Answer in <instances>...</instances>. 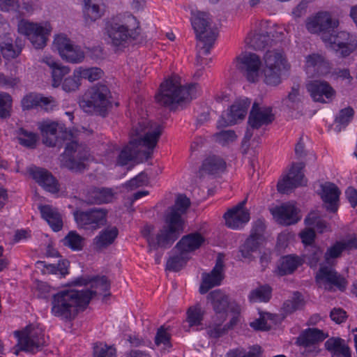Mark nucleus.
Listing matches in <instances>:
<instances>
[{"instance_id":"nucleus-39","label":"nucleus","mask_w":357,"mask_h":357,"mask_svg":"<svg viewBox=\"0 0 357 357\" xmlns=\"http://www.w3.org/2000/svg\"><path fill=\"white\" fill-rule=\"evenodd\" d=\"M262 241L254 236H250L240 248L241 256L245 259H252V252L257 251Z\"/></svg>"},{"instance_id":"nucleus-52","label":"nucleus","mask_w":357,"mask_h":357,"mask_svg":"<svg viewBox=\"0 0 357 357\" xmlns=\"http://www.w3.org/2000/svg\"><path fill=\"white\" fill-rule=\"evenodd\" d=\"M249 44L252 49L261 50L268 45H271L270 36L266 33H256L250 38Z\"/></svg>"},{"instance_id":"nucleus-59","label":"nucleus","mask_w":357,"mask_h":357,"mask_svg":"<svg viewBox=\"0 0 357 357\" xmlns=\"http://www.w3.org/2000/svg\"><path fill=\"white\" fill-rule=\"evenodd\" d=\"M84 14L86 21H95L102 16V11L98 5L88 3L85 4Z\"/></svg>"},{"instance_id":"nucleus-41","label":"nucleus","mask_w":357,"mask_h":357,"mask_svg":"<svg viewBox=\"0 0 357 357\" xmlns=\"http://www.w3.org/2000/svg\"><path fill=\"white\" fill-rule=\"evenodd\" d=\"M271 291L269 285H261L250 291L249 299L252 302H268L271 297Z\"/></svg>"},{"instance_id":"nucleus-34","label":"nucleus","mask_w":357,"mask_h":357,"mask_svg":"<svg viewBox=\"0 0 357 357\" xmlns=\"http://www.w3.org/2000/svg\"><path fill=\"white\" fill-rule=\"evenodd\" d=\"M204 237L198 233H192L183 236L176 244V248L182 252L187 254L199 248L204 243Z\"/></svg>"},{"instance_id":"nucleus-4","label":"nucleus","mask_w":357,"mask_h":357,"mask_svg":"<svg viewBox=\"0 0 357 357\" xmlns=\"http://www.w3.org/2000/svg\"><path fill=\"white\" fill-rule=\"evenodd\" d=\"M197 93V84L182 86L176 79L171 78L160 84L155 100L161 106L172 107L176 104L191 100Z\"/></svg>"},{"instance_id":"nucleus-15","label":"nucleus","mask_w":357,"mask_h":357,"mask_svg":"<svg viewBox=\"0 0 357 357\" xmlns=\"http://www.w3.org/2000/svg\"><path fill=\"white\" fill-rule=\"evenodd\" d=\"M316 281L319 287L328 291H334L335 289L343 291L347 285V281L342 275L326 266L320 267L316 275Z\"/></svg>"},{"instance_id":"nucleus-37","label":"nucleus","mask_w":357,"mask_h":357,"mask_svg":"<svg viewBox=\"0 0 357 357\" xmlns=\"http://www.w3.org/2000/svg\"><path fill=\"white\" fill-rule=\"evenodd\" d=\"M43 61L52 69V85L57 87L60 85L63 77L69 73L70 68L56 62L52 57L46 56L43 59Z\"/></svg>"},{"instance_id":"nucleus-16","label":"nucleus","mask_w":357,"mask_h":357,"mask_svg":"<svg viewBox=\"0 0 357 357\" xmlns=\"http://www.w3.org/2000/svg\"><path fill=\"white\" fill-rule=\"evenodd\" d=\"M261 61L254 53L241 54L236 58V68L249 82L259 80Z\"/></svg>"},{"instance_id":"nucleus-49","label":"nucleus","mask_w":357,"mask_h":357,"mask_svg":"<svg viewBox=\"0 0 357 357\" xmlns=\"http://www.w3.org/2000/svg\"><path fill=\"white\" fill-rule=\"evenodd\" d=\"M305 222L307 226H313L319 233H324L329 230L328 223L315 212L310 213L305 219Z\"/></svg>"},{"instance_id":"nucleus-35","label":"nucleus","mask_w":357,"mask_h":357,"mask_svg":"<svg viewBox=\"0 0 357 357\" xmlns=\"http://www.w3.org/2000/svg\"><path fill=\"white\" fill-rule=\"evenodd\" d=\"M40 211L43 219H45L54 231H60L63 227V221L58 211L49 206H40Z\"/></svg>"},{"instance_id":"nucleus-14","label":"nucleus","mask_w":357,"mask_h":357,"mask_svg":"<svg viewBox=\"0 0 357 357\" xmlns=\"http://www.w3.org/2000/svg\"><path fill=\"white\" fill-rule=\"evenodd\" d=\"M190 205V199L184 195H178L174 205L170 207L167 213L165 222L169 225L179 237L183 231V220L182 215L186 213Z\"/></svg>"},{"instance_id":"nucleus-53","label":"nucleus","mask_w":357,"mask_h":357,"mask_svg":"<svg viewBox=\"0 0 357 357\" xmlns=\"http://www.w3.org/2000/svg\"><path fill=\"white\" fill-rule=\"evenodd\" d=\"M79 77L90 82H93L100 79L103 75L102 70L97 67L83 68H79L77 70Z\"/></svg>"},{"instance_id":"nucleus-9","label":"nucleus","mask_w":357,"mask_h":357,"mask_svg":"<svg viewBox=\"0 0 357 357\" xmlns=\"http://www.w3.org/2000/svg\"><path fill=\"white\" fill-rule=\"evenodd\" d=\"M153 229V227L146 225L141 231L143 237L148 242L149 252L155 250L158 248H168L178 238L174 229L167 224L158 231L155 236L151 234Z\"/></svg>"},{"instance_id":"nucleus-6","label":"nucleus","mask_w":357,"mask_h":357,"mask_svg":"<svg viewBox=\"0 0 357 357\" xmlns=\"http://www.w3.org/2000/svg\"><path fill=\"white\" fill-rule=\"evenodd\" d=\"M89 158L86 146L73 139L66 144L65 151L61 155V166L73 172H82L86 168V162Z\"/></svg>"},{"instance_id":"nucleus-30","label":"nucleus","mask_w":357,"mask_h":357,"mask_svg":"<svg viewBox=\"0 0 357 357\" xmlns=\"http://www.w3.org/2000/svg\"><path fill=\"white\" fill-rule=\"evenodd\" d=\"M114 193L111 188H93L86 194V202L91 204H102L112 202Z\"/></svg>"},{"instance_id":"nucleus-25","label":"nucleus","mask_w":357,"mask_h":357,"mask_svg":"<svg viewBox=\"0 0 357 357\" xmlns=\"http://www.w3.org/2000/svg\"><path fill=\"white\" fill-rule=\"evenodd\" d=\"M39 128L41 130L43 142L48 146H55L64 134L63 126L56 122L44 121Z\"/></svg>"},{"instance_id":"nucleus-17","label":"nucleus","mask_w":357,"mask_h":357,"mask_svg":"<svg viewBox=\"0 0 357 357\" xmlns=\"http://www.w3.org/2000/svg\"><path fill=\"white\" fill-rule=\"evenodd\" d=\"M19 31L25 35L36 49L43 48L47 40L50 30L46 26L31 22H22Z\"/></svg>"},{"instance_id":"nucleus-55","label":"nucleus","mask_w":357,"mask_h":357,"mask_svg":"<svg viewBox=\"0 0 357 357\" xmlns=\"http://www.w3.org/2000/svg\"><path fill=\"white\" fill-rule=\"evenodd\" d=\"M73 44V42L63 34L56 36L54 40V47L56 49L61 57L63 56Z\"/></svg>"},{"instance_id":"nucleus-64","label":"nucleus","mask_w":357,"mask_h":357,"mask_svg":"<svg viewBox=\"0 0 357 357\" xmlns=\"http://www.w3.org/2000/svg\"><path fill=\"white\" fill-rule=\"evenodd\" d=\"M41 95L30 93L22 100V106L24 109H30L39 105Z\"/></svg>"},{"instance_id":"nucleus-58","label":"nucleus","mask_w":357,"mask_h":357,"mask_svg":"<svg viewBox=\"0 0 357 357\" xmlns=\"http://www.w3.org/2000/svg\"><path fill=\"white\" fill-rule=\"evenodd\" d=\"M218 322H213L210 324L207 328V333L211 337L213 338H218L223 335L227 331V329L225 326H222L221 322V317H217Z\"/></svg>"},{"instance_id":"nucleus-60","label":"nucleus","mask_w":357,"mask_h":357,"mask_svg":"<svg viewBox=\"0 0 357 357\" xmlns=\"http://www.w3.org/2000/svg\"><path fill=\"white\" fill-rule=\"evenodd\" d=\"M236 135L232 130H222L214 135L215 140L222 145H226L236 139Z\"/></svg>"},{"instance_id":"nucleus-29","label":"nucleus","mask_w":357,"mask_h":357,"mask_svg":"<svg viewBox=\"0 0 357 357\" xmlns=\"http://www.w3.org/2000/svg\"><path fill=\"white\" fill-rule=\"evenodd\" d=\"M90 284L91 289H86L93 292L92 297L100 292L108 291L110 289V282L105 276L95 277L90 280L83 277L76 278L72 282V284L74 286H82L87 285Z\"/></svg>"},{"instance_id":"nucleus-62","label":"nucleus","mask_w":357,"mask_h":357,"mask_svg":"<svg viewBox=\"0 0 357 357\" xmlns=\"http://www.w3.org/2000/svg\"><path fill=\"white\" fill-rule=\"evenodd\" d=\"M116 349L112 347H107L100 343L96 344L93 347V357H114Z\"/></svg>"},{"instance_id":"nucleus-21","label":"nucleus","mask_w":357,"mask_h":357,"mask_svg":"<svg viewBox=\"0 0 357 357\" xmlns=\"http://www.w3.org/2000/svg\"><path fill=\"white\" fill-rule=\"evenodd\" d=\"M275 115L271 107L259 106L257 102L252 105L248 118V124L252 129H259L273 121Z\"/></svg>"},{"instance_id":"nucleus-28","label":"nucleus","mask_w":357,"mask_h":357,"mask_svg":"<svg viewBox=\"0 0 357 357\" xmlns=\"http://www.w3.org/2000/svg\"><path fill=\"white\" fill-rule=\"evenodd\" d=\"M226 162L218 155H213L206 158L200 167L197 176L202 178L206 174H218L225 171Z\"/></svg>"},{"instance_id":"nucleus-24","label":"nucleus","mask_w":357,"mask_h":357,"mask_svg":"<svg viewBox=\"0 0 357 357\" xmlns=\"http://www.w3.org/2000/svg\"><path fill=\"white\" fill-rule=\"evenodd\" d=\"M223 267V261L218 257L212 271L209 273L202 274V282L199 287L201 294H205L210 289L220 284L224 278Z\"/></svg>"},{"instance_id":"nucleus-13","label":"nucleus","mask_w":357,"mask_h":357,"mask_svg":"<svg viewBox=\"0 0 357 357\" xmlns=\"http://www.w3.org/2000/svg\"><path fill=\"white\" fill-rule=\"evenodd\" d=\"M322 331L309 328L303 331L296 339V344L304 348L302 354L304 357H315L319 353L317 344L328 337Z\"/></svg>"},{"instance_id":"nucleus-44","label":"nucleus","mask_w":357,"mask_h":357,"mask_svg":"<svg viewBox=\"0 0 357 357\" xmlns=\"http://www.w3.org/2000/svg\"><path fill=\"white\" fill-rule=\"evenodd\" d=\"M0 50L3 56L10 60L16 58L20 54L22 48L17 45H14L12 40L6 38L0 43Z\"/></svg>"},{"instance_id":"nucleus-2","label":"nucleus","mask_w":357,"mask_h":357,"mask_svg":"<svg viewBox=\"0 0 357 357\" xmlns=\"http://www.w3.org/2000/svg\"><path fill=\"white\" fill-rule=\"evenodd\" d=\"M92 295L88 290H61L52 296L51 313L65 321L74 319L89 305Z\"/></svg>"},{"instance_id":"nucleus-19","label":"nucleus","mask_w":357,"mask_h":357,"mask_svg":"<svg viewBox=\"0 0 357 357\" xmlns=\"http://www.w3.org/2000/svg\"><path fill=\"white\" fill-rule=\"evenodd\" d=\"M305 167L304 163H293L288 174L280 180L277 188L280 193H288L289 190L303 184L304 174L302 169Z\"/></svg>"},{"instance_id":"nucleus-1","label":"nucleus","mask_w":357,"mask_h":357,"mask_svg":"<svg viewBox=\"0 0 357 357\" xmlns=\"http://www.w3.org/2000/svg\"><path fill=\"white\" fill-rule=\"evenodd\" d=\"M161 134L162 127L160 125L142 119L137 126L132 128L131 139L121 151L117 158V164L126 165L139 156L146 160L151 158Z\"/></svg>"},{"instance_id":"nucleus-50","label":"nucleus","mask_w":357,"mask_h":357,"mask_svg":"<svg viewBox=\"0 0 357 357\" xmlns=\"http://www.w3.org/2000/svg\"><path fill=\"white\" fill-rule=\"evenodd\" d=\"M188 260L187 254L180 252V254L169 258L166 264V268L171 271H178L185 265Z\"/></svg>"},{"instance_id":"nucleus-36","label":"nucleus","mask_w":357,"mask_h":357,"mask_svg":"<svg viewBox=\"0 0 357 357\" xmlns=\"http://www.w3.org/2000/svg\"><path fill=\"white\" fill-rule=\"evenodd\" d=\"M266 68L283 69L287 71L289 66L282 53L276 50H268L264 56Z\"/></svg>"},{"instance_id":"nucleus-10","label":"nucleus","mask_w":357,"mask_h":357,"mask_svg":"<svg viewBox=\"0 0 357 357\" xmlns=\"http://www.w3.org/2000/svg\"><path fill=\"white\" fill-rule=\"evenodd\" d=\"M14 334L18 339V344L22 351L36 352L41 349L46 343L43 330L32 325L26 326L23 331H15Z\"/></svg>"},{"instance_id":"nucleus-56","label":"nucleus","mask_w":357,"mask_h":357,"mask_svg":"<svg viewBox=\"0 0 357 357\" xmlns=\"http://www.w3.org/2000/svg\"><path fill=\"white\" fill-rule=\"evenodd\" d=\"M323 255L319 247L312 245L305 248V257L311 266H316Z\"/></svg>"},{"instance_id":"nucleus-7","label":"nucleus","mask_w":357,"mask_h":357,"mask_svg":"<svg viewBox=\"0 0 357 357\" xmlns=\"http://www.w3.org/2000/svg\"><path fill=\"white\" fill-rule=\"evenodd\" d=\"M109 98L108 87L104 84H96L84 94L79 105L86 112H96L105 116L110 105Z\"/></svg>"},{"instance_id":"nucleus-3","label":"nucleus","mask_w":357,"mask_h":357,"mask_svg":"<svg viewBox=\"0 0 357 357\" xmlns=\"http://www.w3.org/2000/svg\"><path fill=\"white\" fill-rule=\"evenodd\" d=\"M106 31L114 46L125 48L139 36V22L131 14H121L107 23Z\"/></svg>"},{"instance_id":"nucleus-46","label":"nucleus","mask_w":357,"mask_h":357,"mask_svg":"<svg viewBox=\"0 0 357 357\" xmlns=\"http://www.w3.org/2000/svg\"><path fill=\"white\" fill-rule=\"evenodd\" d=\"M305 301L303 296L298 291L293 294L292 296L283 304V310L286 313L290 314L297 310L303 308Z\"/></svg>"},{"instance_id":"nucleus-20","label":"nucleus","mask_w":357,"mask_h":357,"mask_svg":"<svg viewBox=\"0 0 357 357\" xmlns=\"http://www.w3.org/2000/svg\"><path fill=\"white\" fill-rule=\"evenodd\" d=\"M306 88L316 102L326 103L331 101L335 96V91L326 81H310L306 84Z\"/></svg>"},{"instance_id":"nucleus-42","label":"nucleus","mask_w":357,"mask_h":357,"mask_svg":"<svg viewBox=\"0 0 357 357\" xmlns=\"http://www.w3.org/2000/svg\"><path fill=\"white\" fill-rule=\"evenodd\" d=\"M317 15L321 28V38H322L324 33H332L334 28L337 27L339 23L337 20H333L327 12L319 13Z\"/></svg>"},{"instance_id":"nucleus-61","label":"nucleus","mask_w":357,"mask_h":357,"mask_svg":"<svg viewBox=\"0 0 357 357\" xmlns=\"http://www.w3.org/2000/svg\"><path fill=\"white\" fill-rule=\"evenodd\" d=\"M11 106V96L6 93H0V117L6 118L10 116Z\"/></svg>"},{"instance_id":"nucleus-40","label":"nucleus","mask_w":357,"mask_h":357,"mask_svg":"<svg viewBox=\"0 0 357 357\" xmlns=\"http://www.w3.org/2000/svg\"><path fill=\"white\" fill-rule=\"evenodd\" d=\"M354 115V111L351 107L341 109L335 118L336 126L335 130L336 132H339L345 128L353 119Z\"/></svg>"},{"instance_id":"nucleus-32","label":"nucleus","mask_w":357,"mask_h":357,"mask_svg":"<svg viewBox=\"0 0 357 357\" xmlns=\"http://www.w3.org/2000/svg\"><path fill=\"white\" fill-rule=\"evenodd\" d=\"M119 234L116 227H108L102 230L93 239V244L98 250L107 248L112 245Z\"/></svg>"},{"instance_id":"nucleus-45","label":"nucleus","mask_w":357,"mask_h":357,"mask_svg":"<svg viewBox=\"0 0 357 357\" xmlns=\"http://www.w3.org/2000/svg\"><path fill=\"white\" fill-rule=\"evenodd\" d=\"M345 247L343 241H337L330 247H328L324 253V259L328 264H333L335 259L340 258L342 254L345 251Z\"/></svg>"},{"instance_id":"nucleus-33","label":"nucleus","mask_w":357,"mask_h":357,"mask_svg":"<svg viewBox=\"0 0 357 357\" xmlns=\"http://www.w3.org/2000/svg\"><path fill=\"white\" fill-rule=\"evenodd\" d=\"M302 264L301 259L293 255H289L280 258L275 273L280 276L293 273Z\"/></svg>"},{"instance_id":"nucleus-54","label":"nucleus","mask_w":357,"mask_h":357,"mask_svg":"<svg viewBox=\"0 0 357 357\" xmlns=\"http://www.w3.org/2000/svg\"><path fill=\"white\" fill-rule=\"evenodd\" d=\"M301 101V96L299 93V86H294L287 97L282 99V103L289 109H294L297 107Z\"/></svg>"},{"instance_id":"nucleus-27","label":"nucleus","mask_w":357,"mask_h":357,"mask_svg":"<svg viewBox=\"0 0 357 357\" xmlns=\"http://www.w3.org/2000/svg\"><path fill=\"white\" fill-rule=\"evenodd\" d=\"M321 197L326 205V210L335 212L337 210L340 190L333 183H325L321 185Z\"/></svg>"},{"instance_id":"nucleus-18","label":"nucleus","mask_w":357,"mask_h":357,"mask_svg":"<svg viewBox=\"0 0 357 357\" xmlns=\"http://www.w3.org/2000/svg\"><path fill=\"white\" fill-rule=\"evenodd\" d=\"M250 105L248 98L238 100L230 107L225 114H222L217 123L218 128L233 125L239 119L245 118Z\"/></svg>"},{"instance_id":"nucleus-38","label":"nucleus","mask_w":357,"mask_h":357,"mask_svg":"<svg viewBox=\"0 0 357 357\" xmlns=\"http://www.w3.org/2000/svg\"><path fill=\"white\" fill-rule=\"evenodd\" d=\"M305 66L307 70H312L318 75H322L327 72L328 63L324 57L319 54H312L305 57Z\"/></svg>"},{"instance_id":"nucleus-48","label":"nucleus","mask_w":357,"mask_h":357,"mask_svg":"<svg viewBox=\"0 0 357 357\" xmlns=\"http://www.w3.org/2000/svg\"><path fill=\"white\" fill-rule=\"evenodd\" d=\"M284 70L273 68H264V82L269 86H277L282 82V74Z\"/></svg>"},{"instance_id":"nucleus-43","label":"nucleus","mask_w":357,"mask_h":357,"mask_svg":"<svg viewBox=\"0 0 357 357\" xmlns=\"http://www.w3.org/2000/svg\"><path fill=\"white\" fill-rule=\"evenodd\" d=\"M204 311L201 307L199 303L190 307L187 310V321L189 323V326H197L202 324Z\"/></svg>"},{"instance_id":"nucleus-31","label":"nucleus","mask_w":357,"mask_h":357,"mask_svg":"<svg viewBox=\"0 0 357 357\" xmlns=\"http://www.w3.org/2000/svg\"><path fill=\"white\" fill-rule=\"evenodd\" d=\"M326 349L332 357H351V351L345 341L340 337H331L325 342Z\"/></svg>"},{"instance_id":"nucleus-11","label":"nucleus","mask_w":357,"mask_h":357,"mask_svg":"<svg viewBox=\"0 0 357 357\" xmlns=\"http://www.w3.org/2000/svg\"><path fill=\"white\" fill-rule=\"evenodd\" d=\"M107 211L94 208L87 211L77 210L73 212L74 219L78 228L87 231H95L107 222Z\"/></svg>"},{"instance_id":"nucleus-51","label":"nucleus","mask_w":357,"mask_h":357,"mask_svg":"<svg viewBox=\"0 0 357 357\" xmlns=\"http://www.w3.org/2000/svg\"><path fill=\"white\" fill-rule=\"evenodd\" d=\"M61 58L68 62L77 63L84 60V52L80 47L73 44Z\"/></svg>"},{"instance_id":"nucleus-47","label":"nucleus","mask_w":357,"mask_h":357,"mask_svg":"<svg viewBox=\"0 0 357 357\" xmlns=\"http://www.w3.org/2000/svg\"><path fill=\"white\" fill-rule=\"evenodd\" d=\"M63 244L73 250H81L84 244V238L76 231H70L62 240Z\"/></svg>"},{"instance_id":"nucleus-23","label":"nucleus","mask_w":357,"mask_h":357,"mask_svg":"<svg viewBox=\"0 0 357 357\" xmlns=\"http://www.w3.org/2000/svg\"><path fill=\"white\" fill-rule=\"evenodd\" d=\"M245 202L246 200L241 202L225 213V225L228 227L233 229H240L250 220V213L243 207Z\"/></svg>"},{"instance_id":"nucleus-12","label":"nucleus","mask_w":357,"mask_h":357,"mask_svg":"<svg viewBox=\"0 0 357 357\" xmlns=\"http://www.w3.org/2000/svg\"><path fill=\"white\" fill-rule=\"evenodd\" d=\"M207 300L216 316L221 317V322L226 320L228 310L234 314H240V306L236 302L231 301L229 296L221 289L211 291L207 296Z\"/></svg>"},{"instance_id":"nucleus-26","label":"nucleus","mask_w":357,"mask_h":357,"mask_svg":"<svg viewBox=\"0 0 357 357\" xmlns=\"http://www.w3.org/2000/svg\"><path fill=\"white\" fill-rule=\"evenodd\" d=\"M30 175L45 190L52 193L59 191L58 183L52 174L45 169L33 167L29 170Z\"/></svg>"},{"instance_id":"nucleus-63","label":"nucleus","mask_w":357,"mask_h":357,"mask_svg":"<svg viewBox=\"0 0 357 357\" xmlns=\"http://www.w3.org/2000/svg\"><path fill=\"white\" fill-rule=\"evenodd\" d=\"M38 264L43 265L44 267H45L48 271H50L52 273H59L62 276H65L68 273V267L69 266V262L66 260H63L61 262H59L58 264V266H56L52 264L46 265L45 264V261H38Z\"/></svg>"},{"instance_id":"nucleus-22","label":"nucleus","mask_w":357,"mask_h":357,"mask_svg":"<svg viewBox=\"0 0 357 357\" xmlns=\"http://www.w3.org/2000/svg\"><path fill=\"white\" fill-rule=\"evenodd\" d=\"M271 211L276 221L281 225H290L296 223L301 219L299 210L290 202L276 206Z\"/></svg>"},{"instance_id":"nucleus-57","label":"nucleus","mask_w":357,"mask_h":357,"mask_svg":"<svg viewBox=\"0 0 357 357\" xmlns=\"http://www.w3.org/2000/svg\"><path fill=\"white\" fill-rule=\"evenodd\" d=\"M17 139L20 144L26 147H33L37 141V136L31 132H28L24 128L17 130Z\"/></svg>"},{"instance_id":"nucleus-8","label":"nucleus","mask_w":357,"mask_h":357,"mask_svg":"<svg viewBox=\"0 0 357 357\" xmlns=\"http://www.w3.org/2000/svg\"><path fill=\"white\" fill-rule=\"evenodd\" d=\"M322 40L328 48L343 58L349 56L357 48L356 36L344 31L326 32L323 34Z\"/></svg>"},{"instance_id":"nucleus-5","label":"nucleus","mask_w":357,"mask_h":357,"mask_svg":"<svg viewBox=\"0 0 357 357\" xmlns=\"http://www.w3.org/2000/svg\"><path fill=\"white\" fill-rule=\"evenodd\" d=\"M191 23L198 40L197 58L202 55H208L216 40L217 30L212 26V19L210 15L199 10L191 11Z\"/></svg>"}]
</instances>
